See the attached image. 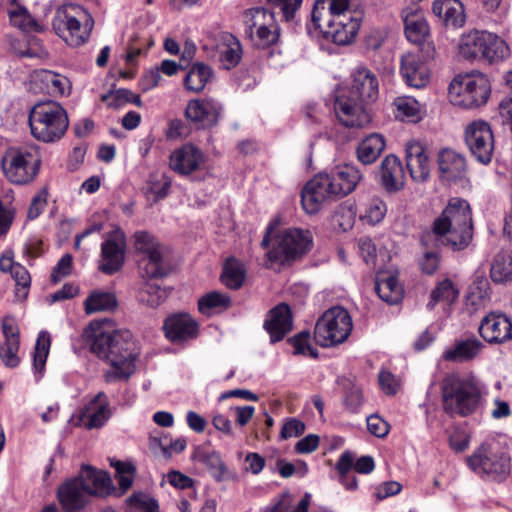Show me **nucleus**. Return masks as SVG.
<instances>
[{
	"instance_id": "obj_1",
	"label": "nucleus",
	"mask_w": 512,
	"mask_h": 512,
	"mask_svg": "<svg viewBox=\"0 0 512 512\" xmlns=\"http://www.w3.org/2000/svg\"><path fill=\"white\" fill-rule=\"evenodd\" d=\"M83 338L90 351L109 364L106 382L127 381L134 374L139 353L130 331L114 330L112 321L105 319L92 321Z\"/></svg>"
},
{
	"instance_id": "obj_2",
	"label": "nucleus",
	"mask_w": 512,
	"mask_h": 512,
	"mask_svg": "<svg viewBox=\"0 0 512 512\" xmlns=\"http://www.w3.org/2000/svg\"><path fill=\"white\" fill-rule=\"evenodd\" d=\"M432 234L440 244L453 251L467 248L473 238V220L469 203L461 198H452L433 221Z\"/></svg>"
},
{
	"instance_id": "obj_3",
	"label": "nucleus",
	"mask_w": 512,
	"mask_h": 512,
	"mask_svg": "<svg viewBox=\"0 0 512 512\" xmlns=\"http://www.w3.org/2000/svg\"><path fill=\"white\" fill-rule=\"evenodd\" d=\"M486 394L485 385L473 375L462 377L452 373L445 376L441 383L442 408L451 416L473 414Z\"/></svg>"
},
{
	"instance_id": "obj_4",
	"label": "nucleus",
	"mask_w": 512,
	"mask_h": 512,
	"mask_svg": "<svg viewBox=\"0 0 512 512\" xmlns=\"http://www.w3.org/2000/svg\"><path fill=\"white\" fill-rule=\"evenodd\" d=\"M271 227L267 228L266 234L261 241V247L268 249L266 253V267L272 268L275 264L286 265L300 259L310 251L313 240L308 230L299 228H288L279 232L270 244Z\"/></svg>"
},
{
	"instance_id": "obj_5",
	"label": "nucleus",
	"mask_w": 512,
	"mask_h": 512,
	"mask_svg": "<svg viewBox=\"0 0 512 512\" xmlns=\"http://www.w3.org/2000/svg\"><path fill=\"white\" fill-rule=\"evenodd\" d=\"M28 122L31 135L44 143L59 141L69 127L66 110L53 100L36 102L30 108Z\"/></svg>"
},
{
	"instance_id": "obj_6",
	"label": "nucleus",
	"mask_w": 512,
	"mask_h": 512,
	"mask_svg": "<svg viewBox=\"0 0 512 512\" xmlns=\"http://www.w3.org/2000/svg\"><path fill=\"white\" fill-rule=\"evenodd\" d=\"M467 463L481 478L496 482L504 481L511 472V457L507 449L495 441L480 445Z\"/></svg>"
},
{
	"instance_id": "obj_7",
	"label": "nucleus",
	"mask_w": 512,
	"mask_h": 512,
	"mask_svg": "<svg viewBox=\"0 0 512 512\" xmlns=\"http://www.w3.org/2000/svg\"><path fill=\"white\" fill-rule=\"evenodd\" d=\"M458 53L466 60L492 63L505 59L509 55V47L495 34L474 30L461 36Z\"/></svg>"
},
{
	"instance_id": "obj_8",
	"label": "nucleus",
	"mask_w": 512,
	"mask_h": 512,
	"mask_svg": "<svg viewBox=\"0 0 512 512\" xmlns=\"http://www.w3.org/2000/svg\"><path fill=\"white\" fill-rule=\"evenodd\" d=\"M491 93L488 78L480 73L460 74L449 85V100L454 106L475 109L487 103Z\"/></svg>"
},
{
	"instance_id": "obj_9",
	"label": "nucleus",
	"mask_w": 512,
	"mask_h": 512,
	"mask_svg": "<svg viewBox=\"0 0 512 512\" xmlns=\"http://www.w3.org/2000/svg\"><path fill=\"white\" fill-rule=\"evenodd\" d=\"M135 249L140 254L139 269L142 278L158 279L167 276L171 266L165 255L164 246L149 232L134 234Z\"/></svg>"
},
{
	"instance_id": "obj_10",
	"label": "nucleus",
	"mask_w": 512,
	"mask_h": 512,
	"mask_svg": "<svg viewBox=\"0 0 512 512\" xmlns=\"http://www.w3.org/2000/svg\"><path fill=\"white\" fill-rule=\"evenodd\" d=\"M353 329V322L346 309L340 306L326 310L317 320L314 329L316 342L325 348L345 342Z\"/></svg>"
},
{
	"instance_id": "obj_11",
	"label": "nucleus",
	"mask_w": 512,
	"mask_h": 512,
	"mask_svg": "<svg viewBox=\"0 0 512 512\" xmlns=\"http://www.w3.org/2000/svg\"><path fill=\"white\" fill-rule=\"evenodd\" d=\"M40 162L39 152L34 146L10 148L2 157V169L11 183L23 185L34 180Z\"/></svg>"
},
{
	"instance_id": "obj_12",
	"label": "nucleus",
	"mask_w": 512,
	"mask_h": 512,
	"mask_svg": "<svg viewBox=\"0 0 512 512\" xmlns=\"http://www.w3.org/2000/svg\"><path fill=\"white\" fill-rule=\"evenodd\" d=\"M245 33L254 45L261 48L275 44L279 38V27L273 12L266 8H252L244 14Z\"/></svg>"
},
{
	"instance_id": "obj_13",
	"label": "nucleus",
	"mask_w": 512,
	"mask_h": 512,
	"mask_svg": "<svg viewBox=\"0 0 512 512\" xmlns=\"http://www.w3.org/2000/svg\"><path fill=\"white\" fill-rule=\"evenodd\" d=\"M337 197L329 174L319 173L301 191V204L307 214L318 213L323 205Z\"/></svg>"
},
{
	"instance_id": "obj_14",
	"label": "nucleus",
	"mask_w": 512,
	"mask_h": 512,
	"mask_svg": "<svg viewBox=\"0 0 512 512\" xmlns=\"http://www.w3.org/2000/svg\"><path fill=\"white\" fill-rule=\"evenodd\" d=\"M465 142L471 154L482 164L492 160L494 136L490 125L483 120L471 122L465 129Z\"/></svg>"
},
{
	"instance_id": "obj_15",
	"label": "nucleus",
	"mask_w": 512,
	"mask_h": 512,
	"mask_svg": "<svg viewBox=\"0 0 512 512\" xmlns=\"http://www.w3.org/2000/svg\"><path fill=\"white\" fill-rule=\"evenodd\" d=\"M361 101L347 91L337 95L334 103L336 117L346 127L360 128L371 121Z\"/></svg>"
},
{
	"instance_id": "obj_16",
	"label": "nucleus",
	"mask_w": 512,
	"mask_h": 512,
	"mask_svg": "<svg viewBox=\"0 0 512 512\" xmlns=\"http://www.w3.org/2000/svg\"><path fill=\"white\" fill-rule=\"evenodd\" d=\"M222 110L221 103L212 97L193 99L187 103L185 117L198 127L210 128L218 123Z\"/></svg>"
},
{
	"instance_id": "obj_17",
	"label": "nucleus",
	"mask_w": 512,
	"mask_h": 512,
	"mask_svg": "<svg viewBox=\"0 0 512 512\" xmlns=\"http://www.w3.org/2000/svg\"><path fill=\"white\" fill-rule=\"evenodd\" d=\"M70 89L69 79L59 73L40 69L30 74L29 90L35 94L44 93L57 97L69 94Z\"/></svg>"
},
{
	"instance_id": "obj_18",
	"label": "nucleus",
	"mask_w": 512,
	"mask_h": 512,
	"mask_svg": "<svg viewBox=\"0 0 512 512\" xmlns=\"http://www.w3.org/2000/svg\"><path fill=\"white\" fill-rule=\"evenodd\" d=\"M126 241L121 232L115 231L101 245L99 270L111 275L119 271L125 259Z\"/></svg>"
},
{
	"instance_id": "obj_19",
	"label": "nucleus",
	"mask_w": 512,
	"mask_h": 512,
	"mask_svg": "<svg viewBox=\"0 0 512 512\" xmlns=\"http://www.w3.org/2000/svg\"><path fill=\"white\" fill-rule=\"evenodd\" d=\"M110 402L104 392L97 393L79 413V423L88 430L98 429L111 417Z\"/></svg>"
},
{
	"instance_id": "obj_20",
	"label": "nucleus",
	"mask_w": 512,
	"mask_h": 512,
	"mask_svg": "<svg viewBox=\"0 0 512 512\" xmlns=\"http://www.w3.org/2000/svg\"><path fill=\"white\" fill-rule=\"evenodd\" d=\"M323 26H315L327 39L338 45L352 42L360 28V21L355 17L331 18L322 21Z\"/></svg>"
},
{
	"instance_id": "obj_21",
	"label": "nucleus",
	"mask_w": 512,
	"mask_h": 512,
	"mask_svg": "<svg viewBox=\"0 0 512 512\" xmlns=\"http://www.w3.org/2000/svg\"><path fill=\"white\" fill-rule=\"evenodd\" d=\"M163 329L165 336L171 342L178 344L195 339L199 326L188 313H175L166 318Z\"/></svg>"
},
{
	"instance_id": "obj_22",
	"label": "nucleus",
	"mask_w": 512,
	"mask_h": 512,
	"mask_svg": "<svg viewBox=\"0 0 512 512\" xmlns=\"http://www.w3.org/2000/svg\"><path fill=\"white\" fill-rule=\"evenodd\" d=\"M204 164V154L192 144H185L174 150L169 159L170 168L183 176L199 171Z\"/></svg>"
},
{
	"instance_id": "obj_23",
	"label": "nucleus",
	"mask_w": 512,
	"mask_h": 512,
	"mask_svg": "<svg viewBox=\"0 0 512 512\" xmlns=\"http://www.w3.org/2000/svg\"><path fill=\"white\" fill-rule=\"evenodd\" d=\"M243 50L240 41L231 33L223 32L216 39L211 57L225 70L236 67L242 59Z\"/></svg>"
},
{
	"instance_id": "obj_24",
	"label": "nucleus",
	"mask_w": 512,
	"mask_h": 512,
	"mask_svg": "<svg viewBox=\"0 0 512 512\" xmlns=\"http://www.w3.org/2000/svg\"><path fill=\"white\" fill-rule=\"evenodd\" d=\"M406 166L416 183L427 181L430 176V159L427 149L418 141L406 144Z\"/></svg>"
},
{
	"instance_id": "obj_25",
	"label": "nucleus",
	"mask_w": 512,
	"mask_h": 512,
	"mask_svg": "<svg viewBox=\"0 0 512 512\" xmlns=\"http://www.w3.org/2000/svg\"><path fill=\"white\" fill-rule=\"evenodd\" d=\"M479 333L489 343H504L512 339V322L501 313H490L479 326Z\"/></svg>"
},
{
	"instance_id": "obj_26",
	"label": "nucleus",
	"mask_w": 512,
	"mask_h": 512,
	"mask_svg": "<svg viewBox=\"0 0 512 512\" xmlns=\"http://www.w3.org/2000/svg\"><path fill=\"white\" fill-rule=\"evenodd\" d=\"M400 73L410 87L422 88L429 82V70L418 53L407 52L402 55Z\"/></svg>"
},
{
	"instance_id": "obj_27",
	"label": "nucleus",
	"mask_w": 512,
	"mask_h": 512,
	"mask_svg": "<svg viewBox=\"0 0 512 512\" xmlns=\"http://www.w3.org/2000/svg\"><path fill=\"white\" fill-rule=\"evenodd\" d=\"M438 168L440 177L447 182L462 180L467 174L465 157L450 148H444L438 153Z\"/></svg>"
},
{
	"instance_id": "obj_28",
	"label": "nucleus",
	"mask_w": 512,
	"mask_h": 512,
	"mask_svg": "<svg viewBox=\"0 0 512 512\" xmlns=\"http://www.w3.org/2000/svg\"><path fill=\"white\" fill-rule=\"evenodd\" d=\"M77 478L82 482L90 497H105L115 490L111 477L106 471L96 470L88 465L82 467L81 473Z\"/></svg>"
},
{
	"instance_id": "obj_29",
	"label": "nucleus",
	"mask_w": 512,
	"mask_h": 512,
	"mask_svg": "<svg viewBox=\"0 0 512 512\" xmlns=\"http://www.w3.org/2000/svg\"><path fill=\"white\" fill-rule=\"evenodd\" d=\"M353 80L349 94L361 102H373L379 93L377 77L369 69L360 67L353 72Z\"/></svg>"
},
{
	"instance_id": "obj_30",
	"label": "nucleus",
	"mask_w": 512,
	"mask_h": 512,
	"mask_svg": "<svg viewBox=\"0 0 512 512\" xmlns=\"http://www.w3.org/2000/svg\"><path fill=\"white\" fill-rule=\"evenodd\" d=\"M192 459L202 464L218 482L234 478V475L228 470L219 453L207 446L196 447L192 454Z\"/></svg>"
},
{
	"instance_id": "obj_31",
	"label": "nucleus",
	"mask_w": 512,
	"mask_h": 512,
	"mask_svg": "<svg viewBox=\"0 0 512 512\" xmlns=\"http://www.w3.org/2000/svg\"><path fill=\"white\" fill-rule=\"evenodd\" d=\"M58 498L67 512L81 510L88 503L90 496L78 478L66 481L58 489Z\"/></svg>"
},
{
	"instance_id": "obj_32",
	"label": "nucleus",
	"mask_w": 512,
	"mask_h": 512,
	"mask_svg": "<svg viewBox=\"0 0 512 512\" xmlns=\"http://www.w3.org/2000/svg\"><path fill=\"white\" fill-rule=\"evenodd\" d=\"M405 35L408 41L422 45L429 37V25L423 13L417 8H406L402 12Z\"/></svg>"
},
{
	"instance_id": "obj_33",
	"label": "nucleus",
	"mask_w": 512,
	"mask_h": 512,
	"mask_svg": "<svg viewBox=\"0 0 512 512\" xmlns=\"http://www.w3.org/2000/svg\"><path fill=\"white\" fill-rule=\"evenodd\" d=\"M381 184L388 192L401 190L405 184V172L400 159L391 154L380 165Z\"/></svg>"
},
{
	"instance_id": "obj_34",
	"label": "nucleus",
	"mask_w": 512,
	"mask_h": 512,
	"mask_svg": "<svg viewBox=\"0 0 512 512\" xmlns=\"http://www.w3.org/2000/svg\"><path fill=\"white\" fill-rule=\"evenodd\" d=\"M265 329L269 333L272 342L280 341L292 329V315L290 307L281 303L270 311L266 320Z\"/></svg>"
},
{
	"instance_id": "obj_35",
	"label": "nucleus",
	"mask_w": 512,
	"mask_h": 512,
	"mask_svg": "<svg viewBox=\"0 0 512 512\" xmlns=\"http://www.w3.org/2000/svg\"><path fill=\"white\" fill-rule=\"evenodd\" d=\"M76 8H82L76 4H64L60 6L52 19V28L54 32L66 43H73L77 38L70 33L72 26L77 22L76 15L78 11Z\"/></svg>"
},
{
	"instance_id": "obj_36",
	"label": "nucleus",
	"mask_w": 512,
	"mask_h": 512,
	"mask_svg": "<svg viewBox=\"0 0 512 512\" xmlns=\"http://www.w3.org/2000/svg\"><path fill=\"white\" fill-rule=\"evenodd\" d=\"M432 11L448 27H462L466 20L464 6L459 0H434Z\"/></svg>"
},
{
	"instance_id": "obj_37",
	"label": "nucleus",
	"mask_w": 512,
	"mask_h": 512,
	"mask_svg": "<svg viewBox=\"0 0 512 512\" xmlns=\"http://www.w3.org/2000/svg\"><path fill=\"white\" fill-rule=\"evenodd\" d=\"M362 177V172L353 165L346 164L339 166L337 170L330 175L336 196H345L354 191Z\"/></svg>"
},
{
	"instance_id": "obj_38",
	"label": "nucleus",
	"mask_w": 512,
	"mask_h": 512,
	"mask_svg": "<svg viewBox=\"0 0 512 512\" xmlns=\"http://www.w3.org/2000/svg\"><path fill=\"white\" fill-rule=\"evenodd\" d=\"M484 348L483 343L476 337L458 340L454 346L446 349L443 358L450 362H467L478 357Z\"/></svg>"
},
{
	"instance_id": "obj_39",
	"label": "nucleus",
	"mask_w": 512,
	"mask_h": 512,
	"mask_svg": "<svg viewBox=\"0 0 512 512\" xmlns=\"http://www.w3.org/2000/svg\"><path fill=\"white\" fill-rule=\"evenodd\" d=\"M349 7L350 0H330L327 10L324 0H316L312 11V22L314 26H323V20L352 17L348 15Z\"/></svg>"
},
{
	"instance_id": "obj_40",
	"label": "nucleus",
	"mask_w": 512,
	"mask_h": 512,
	"mask_svg": "<svg viewBox=\"0 0 512 512\" xmlns=\"http://www.w3.org/2000/svg\"><path fill=\"white\" fill-rule=\"evenodd\" d=\"M385 145V139L381 134H370L357 147L358 160L365 165L373 163L381 155Z\"/></svg>"
},
{
	"instance_id": "obj_41",
	"label": "nucleus",
	"mask_w": 512,
	"mask_h": 512,
	"mask_svg": "<svg viewBox=\"0 0 512 512\" xmlns=\"http://www.w3.org/2000/svg\"><path fill=\"white\" fill-rule=\"evenodd\" d=\"M213 76L210 66L203 62L194 63L187 72L183 84L187 91L200 93Z\"/></svg>"
},
{
	"instance_id": "obj_42",
	"label": "nucleus",
	"mask_w": 512,
	"mask_h": 512,
	"mask_svg": "<svg viewBox=\"0 0 512 512\" xmlns=\"http://www.w3.org/2000/svg\"><path fill=\"white\" fill-rule=\"evenodd\" d=\"M375 290L378 296L390 305L397 304L403 297V287L394 275L379 276Z\"/></svg>"
},
{
	"instance_id": "obj_43",
	"label": "nucleus",
	"mask_w": 512,
	"mask_h": 512,
	"mask_svg": "<svg viewBox=\"0 0 512 512\" xmlns=\"http://www.w3.org/2000/svg\"><path fill=\"white\" fill-rule=\"evenodd\" d=\"M76 11L79 13L76 15V20L78 23L72 26L70 33H72L73 36L77 39L73 41V43L67 44L71 47H79L85 44L89 40L91 31L94 26V20L86 9L83 7L76 8Z\"/></svg>"
},
{
	"instance_id": "obj_44",
	"label": "nucleus",
	"mask_w": 512,
	"mask_h": 512,
	"mask_svg": "<svg viewBox=\"0 0 512 512\" xmlns=\"http://www.w3.org/2000/svg\"><path fill=\"white\" fill-rule=\"evenodd\" d=\"M12 0L11 7L8 8V16L13 26L25 32H39L42 31L41 25L30 15L28 10L14 3Z\"/></svg>"
},
{
	"instance_id": "obj_45",
	"label": "nucleus",
	"mask_w": 512,
	"mask_h": 512,
	"mask_svg": "<svg viewBox=\"0 0 512 512\" xmlns=\"http://www.w3.org/2000/svg\"><path fill=\"white\" fill-rule=\"evenodd\" d=\"M490 277L495 283H505L512 279V251H501L495 255Z\"/></svg>"
},
{
	"instance_id": "obj_46",
	"label": "nucleus",
	"mask_w": 512,
	"mask_h": 512,
	"mask_svg": "<svg viewBox=\"0 0 512 512\" xmlns=\"http://www.w3.org/2000/svg\"><path fill=\"white\" fill-rule=\"evenodd\" d=\"M115 294L105 291H94L85 300L84 307L87 314L112 311L117 307Z\"/></svg>"
},
{
	"instance_id": "obj_47",
	"label": "nucleus",
	"mask_w": 512,
	"mask_h": 512,
	"mask_svg": "<svg viewBox=\"0 0 512 512\" xmlns=\"http://www.w3.org/2000/svg\"><path fill=\"white\" fill-rule=\"evenodd\" d=\"M490 300V287L486 279L476 280L469 288L466 297V306L475 312L483 307Z\"/></svg>"
},
{
	"instance_id": "obj_48",
	"label": "nucleus",
	"mask_w": 512,
	"mask_h": 512,
	"mask_svg": "<svg viewBox=\"0 0 512 512\" xmlns=\"http://www.w3.org/2000/svg\"><path fill=\"white\" fill-rule=\"evenodd\" d=\"M245 279V269L241 262L232 258L225 263L221 280L230 289H239Z\"/></svg>"
},
{
	"instance_id": "obj_49",
	"label": "nucleus",
	"mask_w": 512,
	"mask_h": 512,
	"mask_svg": "<svg viewBox=\"0 0 512 512\" xmlns=\"http://www.w3.org/2000/svg\"><path fill=\"white\" fill-rule=\"evenodd\" d=\"M231 306V299L226 294L213 291L198 300V309L202 314L210 315L214 310H225Z\"/></svg>"
},
{
	"instance_id": "obj_50",
	"label": "nucleus",
	"mask_w": 512,
	"mask_h": 512,
	"mask_svg": "<svg viewBox=\"0 0 512 512\" xmlns=\"http://www.w3.org/2000/svg\"><path fill=\"white\" fill-rule=\"evenodd\" d=\"M51 337L46 331L39 333L33 355V368L35 372L42 374L50 351Z\"/></svg>"
},
{
	"instance_id": "obj_51",
	"label": "nucleus",
	"mask_w": 512,
	"mask_h": 512,
	"mask_svg": "<svg viewBox=\"0 0 512 512\" xmlns=\"http://www.w3.org/2000/svg\"><path fill=\"white\" fill-rule=\"evenodd\" d=\"M458 297V291L455 289L453 283L449 279L440 282L431 293V300L428 303V308L433 309L437 302L452 303Z\"/></svg>"
},
{
	"instance_id": "obj_52",
	"label": "nucleus",
	"mask_w": 512,
	"mask_h": 512,
	"mask_svg": "<svg viewBox=\"0 0 512 512\" xmlns=\"http://www.w3.org/2000/svg\"><path fill=\"white\" fill-rule=\"evenodd\" d=\"M168 293L157 284L146 282L139 291V300L149 307H157L165 301Z\"/></svg>"
},
{
	"instance_id": "obj_53",
	"label": "nucleus",
	"mask_w": 512,
	"mask_h": 512,
	"mask_svg": "<svg viewBox=\"0 0 512 512\" xmlns=\"http://www.w3.org/2000/svg\"><path fill=\"white\" fill-rule=\"evenodd\" d=\"M270 12L281 14L285 21L294 18L296 11L300 8L302 0H264Z\"/></svg>"
},
{
	"instance_id": "obj_54",
	"label": "nucleus",
	"mask_w": 512,
	"mask_h": 512,
	"mask_svg": "<svg viewBox=\"0 0 512 512\" xmlns=\"http://www.w3.org/2000/svg\"><path fill=\"white\" fill-rule=\"evenodd\" d=\"M397 116L406 118L412 122L420 119L421 105L412 97H398L394 101Z\"/></svg>"
},
{
	"instance_id": "obj_55",
	"label": "nucleus",
	"mask_w": 512,
	"mask_h": 512,
	"mask_svg": "<svg viewBox=\"0 0 512 512\" xmlns=\"http://www.w3.org/2000/svg\"><path fill=\"white\" fill-rule=\"evenodd\" d=\"M10 274L16 283V297L20 300H24L28 295L31 285V277L28 270L18 263Z\"/></svg>"
},
{
	"instance_id": "obj_56",
	"label": "nucleus",
	"mask_w": 512,
	"mask_h": 512,
	"mask_svg": "<svg viewBox=\"0 0 512 512\" xmlns=\"http://www.w3.org/2000/svg\"><path fill=\"white\" fill-rule=\"evenodd\" d=\"M111 466L116 470V478L122 492H126L133 483L135 467L130 463L111 461Z\"/></svg>"
},
{
	"instance_id": "obj_57",
	"label": "nucleus",
	"mask_w": 512,
	"mask_h": 512,
	"mask_svg": "<svg viewBox=\"0 0 512 512\" xmlns=\"http://www.w3.org/2000/svg\"><path fill=\"white\" fill-rule=\"evenodd\" d=\"M20 341H4L0 344V359L8 368H15L20 363L18 352Z\"/></svg>"
},
{
	"instance_id": "obj_58",
	"label": "nucleus",
	"mask_w": 512,
	"mask_h": 512,
	"mask_svg": "<svg viewBox=\"0 0 512 512\" xmlns=\"http://www.w3.org/2000/svg\"><path fill=\"white\" fill-rule=\"evenodd\" d=\"M289 343L294 348V354L310 356L316 358L318 356L316 349L310 345V333L303 331L289 339Z\"/></svg>"
},
{
	"instance_id": "obj_59",
	"label": "nucleus",
	"mask_w": 512,
	"mask_h": 512,
	"mask_svg": "<svg viewBox=\"0 0 512 512\" xmlns=\"http://www.w3.org/2000/svg\"><path fill=\"white\" fill-rule=\"evenodd\" d=\"M387 212V206L380 198L370 200L363 218L370 224L375 225L383 220Z\"/></svg>"
},
{
	"instance_id": "obj_60",
	"label": "nucleus",
	"mask_w": 512,
	"mask_h": 512,
	"mask_svg": "<svg viewBox=\"0 0 512 512\" xmlns=\"http://www.w3.org/2000/svg\"><path fill=\"white\" fill-rule=\"evenodd\" d=\"M128 504L141 512H158V503L144 493H134L127 499Z\"/></svg>"
},
{
	"instance_id": "obj_61",
	"label": "nucleus",
	"mask_w": 512,
	"mask_h": 512,
	"mask_svg": "<svg viewBox=\"0 0 512 512\" xmlns=\"http://www.w3.org/2000/svg\"><path fill=\"white\" fill-rule=\"evenodd\" d=\"M358 249L361 257L368 265H375L377 258V250L372 239L368 237H361L358 240Z\"/></svg>"
},
{
	"instance_id": "obj_62",
	"label": "nucleus",
	"mask_w": 512,
	"mask_h": 512,
	"mask_svg": "<svg viewBox=\"0 0 512 512\" xmlns=\"http://www.w3.org/2000/svg\"><path fill=\"white\" fill-rule=\"evenodd\" d=\"M72 260L73 259L70 254H65L61 257L51 273V281L53 283H58L62 278L68 276L71 273Z\"/></svg>"
},
{
	"instance_id": "obj_63",
	"label": "nucleus",
	"mask_w": 512,
	"mask_h": 512,
	"mask_svg": "<svg viewBox=\"0 0 512 512\" xmlns=\"http://www.w3.org/2000/svg\"><path fill=\"white\" fill-rule=\"evenodd\" d=\"M367 429L372 435L383 438L389 433L390 426L380 416L371 415L367 417Z\"/></svg>"
},
{
	"instance_id": "obj_64",
	"label": "nucleus",
	"mask_w": 512,
	"mask_h": 512,
	"mask_svg": "<svg viewBox=\"0 0 512 512\" xmlns=\"http://www.w3.org/2000/svg\"><path fill=\"white\" fill-rule=\"evenodd\" d=\"M304 431L305 424L301 420L297 418H290L284 422L280 435L283 439H289L300 436Z\"/></svg>"
}]
</instances>
